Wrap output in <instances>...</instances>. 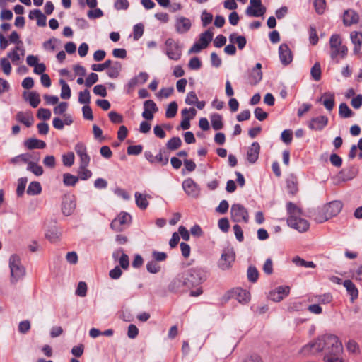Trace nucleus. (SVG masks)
Masks as SVG:
<instances>
[{
  "instance_id": "1",
  "label": "nucleus",
  "mask_w": 362,
  "mask_h": 362,
  "mask_svg": "<svg viewBox=\"0 0 362 362\" xmlns=\"http://www.w3.org/2000/svg\"><path fill=\"white\" fill-rule=\"evenodd\" d=\"M288 213L287 224L292 228L300 233H303L309 229L310 223L301 217L302 210L294 203L288 202L286 204Z\"/></svg>"
},
{
  "instance_id": "2",
  "label": "nucleus",
  "mask_w": 362,
  "mask_h": 362,
  "mask_svg": "<svg viewBox=\"0 0 362 362\" xmlns=\"http://www.w3.org/2000/svg\"><path fill=\"white\" fill-rule=\"evenodd\" d=\"M206 279V273L199 268L190 269L185 278L184 285L190 289L189 294H202L199 284Z\"/></svg>"
},
{
  "instance_id": "3",
  "label": "nucleus",
  "mask_w": 362,
  "mask_h": 362,
  "mask_svg": "<svg viewBox=\"0 0 362 362\" xmlns=\"http://www.w3.org/2000/svg\"><path fill=\"white\" fill-rule=\"evenodd\" d=\"M327 343L328 349L324 357L325 362H343V346L339 338L337 336L329 337Z\"/></svg>"
},
{
  "instance_id": "4",
  "label": "nucleus",
  "mask_w": 362,
  "mask_h": 362,
  "mask_svg": "<svg viewBox=\"0 0 362 362\" xmlns=\"http://www.w3.org/2000/svg\"><path fill=\"white\" fill-rule=\"evenodd\" d=\"M330 57L339 62L338 58L344 59L348 54V48L342 44V40L339 34H333L329 38Z\"/></svg>"
},
{
  "instance_id": "5",
  "label": "nucleus",
  "mask_w": 362,
  "mask_h": 362,
  "mask_svg": "<svg viewBox=\"0 0 362 362\" xmlns=\"http://www.w3.org/2000/svg\"><path fill=\"white\" fill-rule=\"evenodd\" d=\"M329 337H336L333 334H325L311 341L301 349V352L304 355H314L323 350H327V341Z\"/></svg>"
},
{
  "instance_id": "6",
  "label": "nucleus",
  "mask_w": 362,
  "mask_h": 362,
  "mask_svg": "<svg viewBox=\"0 0 362 362\" xmlns=\"http://www.w3.org/2000/svg\"><path fill=\"white\" fill-rule=\"evenodd\" d=\"M9 267L11 269V281L15 283L25 275V269L21 265L20 257L16 255H12L9 259Z\"/></svg>"
},
{
  "instance_id": "7",
  "label": "nucleus",
  "mask_w": 362,
  "mask_h": 362,
  "mask_svg": "<svg viewBox=\"0 0 362 362\" xmlns=\"http://www.w3.org/2000/svg\"><path fill=\"white\" fill-rule=\"evenodd\" d=\"M132 216L127 212L119 213L111 223L110 228L115 232L124 230L131 223Z\"/></svg>"
},
{
  "instance_id": "8",
  "label": "nucleus",
  "mask_w": 362,
  "mask_h": 362,
  "mask_svg": "<svg viewBox=\"0 0 362 362\" xmlns=\"http://www.w3.org/2000/svg\"><path fill=\"white\" fill-rule=\"evenodd\" d=\"M165 54L170 59L177 61L182 56V47L173 38H168L165 42Z\"/></svg>"
},
{
  "instance_id": "9",
  "label": "nucleus",
  "mask_w": 362,
  "mask_h": 362,
  "mask_svg": "<svg viewBox=\"0 0 362 362\" xmlns=\"http://www.w3.org/2000/svg\"><path fill=\"white\" fill-rule=\"evenodd\" d=\"M213 35L214 33L210 30H207L202 33L199 36L198 42H196L189 49V53H198L202 49L207 47L213 39Z\"/></svg>"
},
{
  "instance_id": "10",
  "label": "nucleus",
  "mask_w": 362,
  "mask_h": 362,
  "mask_svg": "<svg viewBox=\"0 0 362 362\" xmlns=\"http://www.w3.org/2000/svg\"><path fill=\"white\" fill-rule=\"evenodd\" d=\"M231 219L233 222H245L249 221L247 210L240 204H234L230 209Z\"/></svg>"
},
{
  "instance_id": "11",
  "label": "nucleus",
  "mask_w": 362,
  "mask_h": 362,
  "mask_svg": "<svg viewBox=\"0 0 362 362\" xmlns=\"http://www.w3.org/2000/svg\"><path fill=\"white\" fill-rule=\"evenodd\" d=\"M250 5L247 8L245 13L249 16L259 17L266 12V8L262 6L261 0H250Z\"/></svg>"
},
{
  "instance_id": "12",
  "label": "nucleus",
  "mask_w": 362,
  "mask_h": 362,
  "mask_svg": "<svg viewBox=\"0 0 362 362\" xmlns=\"http://www.w3.org/2000/svg\"><path fill=\"white\" fill-rule=\"evenodd\" d=\"M343 208V203L339 200H334L325 204L323 210L329 218L336 216Z\"/></svg>"
},
{
  "instance_id": "13",
  "label": "nucleus",
  "mask_w": 362,
  "mask_h": 362,
  "mask_svg": "<svg viewBox=\"0 0 362 362\" xmlns=\"http://www.w3.org/2000/svg\"><path fill=\"white\" fill-rule=\"evenodd\" d=\"M192 27L190 19L184 16H177L175 20V28L177 33L184 34L187 33Z\"/></svg>"
},
{
  "instance_id": "14",
  "label": "nucleus",
  "mask_w": 362,
  "mask_h": 362,
  "mask_svg": "<svg viewBox=\"0 0 362 362\" xmlns=\"http://www.w3.org/2000/svg\"><path fill=\"white\" fill-rule=\"evenodd\" d=\"M144 156L151 163H159L162 165H165L168 163V155L162 150H160L158 154L156 156H154L151 151H146Z\"/></svg>"
},
{
  "instance_id": "15",
  "label": "nucleus",
  "mask_w": 362,
  "mask_h": 362,
  "mask_svg": "<svg viewBox=\"0 0 362 362\" xmlns=\"http://www.w3.org/2000/svg\"><path fill=\"white\" fill-rule=\"evenodd\" d=\"M235 252L232 249L224 250L221 255L219 267L223 269H228L235 261Z\"/></svg>"
},
{
  "instance_id": "16",
  "label": "nucleus",
  "mask_w": 362,
  "mask_h": 362,
  "mask_svg": "<svg viewBox=\"0 0 362 362\" xmlns=\"http://www.w3.org/2000/svg\"><path fill=\"white\" fill-rule=\"evenodd\" d=\"M279 55L281 64L284 66L290 64L293 61V53L286 44H281L279 46Z\"/></svg>"
},
{
  "instance_id": "17",
  "label": "nucleus",
  "mask_w": 362,
  "mask_h": 362,
  "mask_svg": "<svg viewBox=\"0 0 362 362\" xmlns=\"http://www.w3.org/2000/svg\"><path fill=\"white\" fill-rule=\"evenodd\" d=\"M74 150L80 158V165L88 166L89 165L90 158L87 153V148L86 145L83 143L78 142L76 144Z\"/></svg>"
},
{
  "instance_id": "18",
  "label": "nucleus",
  "mask_w": 362,
  "mask_h": 362,
  "mask_svg": "<svg viewBox=\"0 0 362 362\" xmlns=\"http://www.w3.org/2000/svg\"><path fill=\"white\" fill-rule=\"evenodd\" d=\"M158 108L155 102L152 100H147L144 103L142 117L147 120H151L153 118V114L158 112Z\"/></svg>"
},
{
  "instance_id": "19",
  "label": "nucleus",
  "mask_w": 362,
  "mask_h": 362,
  "mask_svg": "<svg viewBox=\"0 0 362 362\" xmlns=\"http://www.w3.org/2000/svg\"><path fill=\"white\" fill-rule=\"evenodd\" d=\"M328 124V118L326 116H319L312 118L308 124L309 129L320 131Z\"/></svg>"
},
{
  "instance_id": "20",
  "label": "nucleus",
  "mask_w": 362,
  "mask_h": 362,
  "mask_svg": "<svg viewBox=\"0 0 362 362\" xmlns=\"http://www.w3.org/2000/svg\"><path fill=\"white\" fill-rule=\"evenodd\" d=\"M76 201L73 197H65L62 204V211L65 216L71 215L76 209Z\"/></svg>"
},
{
  "instance_id": "21",
  "label": "nucleus",
  "mask_w": 362,
  "mask_h": 362,
  "mask_svg": "<svg viewBox=\"0 0 362 362\" xmlns=\"http://www.w3.org/2000/svg\"><path fill=\"white\" fill-rule=\"evenodd\" d=\"M182 187L189 196L197 197L199 194L198 185L192 178H188L184 180L182 182Z\"/></svg>"
},
{
  "instance_id": "22",
  "label": "nucleus",
  "mask_w": 362,
  "mask_h": 362,
  "mask_svg": "<svg viewBox=\"0 0 362 362\" xmlns=\"http://www.w3.org/2000/svg\"><path fill=\"white\" fill-rule=\"evenodd\" d=\"M259 152L260 145L257 141L253 142L247 151V160L248 162L251 164L255 163L259 158Z\"/></svg>"
},
{
  "instance_id": "23",
  "label": "nucleus",
  "mask_w": 362,
  "mask_h": 362,
  "mask_svg": "<svg viewBox=\"0 0 362 362\" xmlns=\"http://www.w3.org/2000/svg\"><path fill=\"white\" fill-rule=\"evenodd\" d=\"M112 257L115 259H118L119 266L124 270L129 266V256L125 254L122 249H119L113 252Z\"/></svg>"
},
{
  "instance_id": "24",
  "label": "nucleus",
  "mask_w": 362,
  "mask_h": 362,
  "mask_svg": "<svg viewBox=\"0 0 362 362\" xmlns=\"http://www.w3.org/2000/svg\"><path fill=\"white\" fill-rule=\"evenodd\" d=\"M16 119L27 127L32 126L34 118L30 111L23 112L20 111L16 115Z\"/></svg>"
},
{
  "instance_id": "25",
  "label": "nucleus",
  "mask_w": 362,
  "mask_h": 362,
  "mask_svg": "<svg viewBox=\"0 0 362 362\" xmlns=\"http://www.w3.org/2000/svg\"><path fill=\"white\" fill-rule=\"evenodd\" d=\"M334 93L326 92L318 99V102H322L328 111H332L334 107Z\"/></svg>"
},
{
  "instance_id": "26",
  "label": "nucleus",
  "mask_w": 362,
  "mask_h": 362,
  "mask_svg": "<svg viewBox=\"0 0 362 362\" xmlns=\"http://www.w3.org/2000/svg\"><path fill=\"white\" fill-rule=\"evenodd\" d=\"M359 21L358 14L354 10H348L344 12L343 23L346 26L356 24Z\"/></svg>"
},
{
  "instance_id": "27",
  "label": "nucleus",
  "mask_w": 362,
  "mask_h": 362,
  "mask_svg": "<svg viewBox=\"0 0 362 362\" xmlns=\"http://www.w3.org/2000/svg\"><path fill=\"white\" fill-rule=\"evenodd\" d=\"M24 146L28 150L43 149L46 147V143L42 140L30 138L24 141Z\"/></svg>"
},
{
  "instance_id": "28",
  "label": "nucleus",
  "mask_w": 362,
  "mask_h": 362,
  "mask_svg": "<svg viewBox=\"0 0 362 362\" xmlns=\"http://www.w3.org/2000/svg\"><path fill=\"white\" fill-rule=\"evenodd\" d=\"M351 42L354 44V53L358 54L362 45V33L357 31L351 32L350 34Z\"/></svg>"
},
{
  "instance_id": "29",
  "label": "nucleus",
  "mask_w": 362,
  "mask_h": 362,
  "mask_svg": "<svg viewBox=\"0 0 362 362\" xmlns=\"http://www.w3.org/2000/svg\"><path fill=\"white\" fill-rule=\"evenodd\" d=\"M108 71H107V74L111 78H116L118 77L121 69L122 65L119 62H112V64L108 68Z\"/></svg>"
},
{
  "instance_id": "30",
  "label": "nucleus",
  "mask_w": 362,
  "mask_h": 362,
  "mask_svg": "<svg viewBox=\"0 0 362 362\" xmlns=\"http://www.w3.org/2000/svg\"><path fill=\"white\" fill-rule=\"evenodd\" d=\"M147 195L136 192L135 193V201L137 206L141 209H146L148 206Z\"/></svg>"
},
{
  "instance_id": "31",
  "label": "nucleus",
  "mask_w": 362,
  "mask_h": 362,
  "mask_svg": "<svg viewBox=\"0 0 362 362\" xmlns=\"http://www.w3.org/2000/svg\"><path fill=\"white\" fill-rule=\"evenodd\" d=\"M212 128L217 131L223 128V117L220 114L214 113L210 117Z\"/></svg>"
},
{
  "instance_id": "32",
  "label": "nucleus",
  "mask_w": 362,
  "mask_h": 362,
  "mask_svg": "<svg viewBox=\"0 0 362 362\" xmlns=\"http://www.w3.org/2000/svg\"><path fill=\"white\" fill-rule=\"evenodd\" d=\"M31 158H33V155L31 154V153H22L12 158L10 160V163L13 165H17L19 164L20 163L28 164V162H30Z\"/></svg>"
},
{
  "instance_id": "33",
  "label": "nucleus",
  "mask_w": 362,
  "mask_h": 362,
  "mask_svg": "<svg viewBox=\"0 0 362 362\" xmlns=\"http://www.w3.org/2000/svg\"><path fill=\"white\" fill-rule=\"evenodd\" d=\"M229 39L231 42H235L240 49H243L247 43L246 38L244 36L238 35L235 33L230 35Z\"/></svg>"
},
{
  "instance_id": "34",
  "label": "nucleus",
  "mask_w": 362,
  "mask_h": 362,
  "mask_svg": "<svg viewBox=\"0 0 362 362\" xmlns=\"http://www.w3.org/2000/svg\"><path fill=\"white\" fill-rule=\"evenodd\" d=\"M42 192V187L40 182L33 181L31 182L27 189V194L29 195H37Z\"/></svg>"
},
{
  "instance_id": "35",
  "label": "nucleus",
  "mask_w": 362,
  "mask_h": 362,
  "mask_svg": "<svg viewBox=\"0 0 362 362\" xmlns=\"http://www.w3.org/2000/svg\"><path fill=\"white\" fill-rule=\"evenodd\" d=\"M339 115L341 118H349L353 116L354 112L346 103H343L339 105Z\"/></svg>"
},
{
  "instance_id": "36",
  "label": "nucleus",
  "mask_w": 362,
  "mask_h": 362,
  "mask_svg": "<svg viewBox=\"0 0 362 362\" xmlns=\"http://www.w3.org/2000/svg\"><path fill=\"white\" fill-rule=\"evenodd\" d=\"M310 75L314 81H319L321 79L322 70L319 62H315L310 70Z\"/></svg>"
},
{
  "instance_id": "37",
  "label": "nucleus",
  "mask_w": 362,
  "mask_h": 362,
  "mask_svg": "<svg viewBox=\"0 0 362 362\" xmlns=\"http://www.w3.org/2000/svg\"><path fill=\"white\" fill-rule=\"evenodd\" d=\"M293 262L297 266L303 267L306 268H315L316 267L315 264L313 262L305 261L298 256L295 257L293 259Z\"/></svg>"
},
{
  "instance_id": "38",
  "label": "nucleus",
  "mask_w": 362,
  "mask_h": 362,
  "mask_svg": "<svg viewBox=\"0 0 362 362\" xmlns=\"http://www.w3.org/2000/svg\"><path fill=\"white\" fill-rule=\"evenodd\" d=\"M27 170L32 172L34 175L37 176L42 175L44 172L42 166L32 161L28 162Z\"/></svg>"
},
{
  "instance_id": "39",
  "label": "nucleus",
  "mask_w": 362,
  "mask_h": 362,
  "mask_svg": "<svg viewBox=\"0 0 362 362\" xmlns=\"http://www.w3.org/2000/svg\"><path fill=\"white\" fill-rule=\"evenodd\" d=\"M182 141L180 137L175 136L171 138L166 144V147L170 151L177 150L180 147Z\"/></svg>"
},
{
  "instance_id": "40",
  "label": "nucleus",
  "mask_w": 362,
  "mask_h": 362,
  "mask_svg": "<svg viewBox=\"0 0 362 362\" xmlns=\"http://www.w3.org/2000/svg\"><path fill=\"white\" fill-rule=\"evenodd\" d=\"M59 83L62 86L61 98L62 99H69L71 97V89L69 85L63 79L59 80Z\"/></svg>"
},
{
  "instance_id": "41",
  "label": "nucleus",
  "mask_w": 362,
  "mask_h": 362,
  "mask_svg": "<svg viewBox=\"0 0 362 362\" xmlns=\"http://www.w3.org/2000/svg\"><path fill=\"white\" fill-rule=\"evenodd\" d=\"M78 180L77 176H74L70 173H64L63 175V182L66 186H74Z\"/></svg>"
},
{
  "instance_id": "42",
  "label": "nucleus",
  "mask_w": 362,
  "mask_h": 362,
  "mask_svg": "<svg viewBox=\"0 0 362 362\" xmlns=\"http://www.w3.org/2000/svg\"><path fill=\"white\" fill-rule=\"evenodd\" d=\"M87 167L88 166L80 165L78 175L77 176L78 179L86 180L91 177L92 173L90 170L87 169Z\"/></svg>"
},
{
  "instance_id": "43",
  "label": "nucleus",
  "mask_w": 362,
  "mask_h": 362,
  "mask_svg": "<svg viewBox=\"0 0 362 362\" xmlns=\"http://www.w3.org/2000/svg\"><path fill=\"white\" fill-rule=\"evenodd\" d=\"M177 112V104L175 101L171 102L166 110L165 117L167 118H173L174 117Z\"/></svg>"
},
{
  "instance_id": "44",
  "label": "nucleus",
  "mask_w": 362,
  "mask_h": 362,
  "mask_svg": "<svg viewBox=\"0 0 362 362\" xmlns=\"http://www.w3.org/2000/svg\"><path fill=\"white\" fill-rule=\"evenodd\" d=\"M28 100L30 105L34 108L37 107L40 103L39 94L34 91L29 93Z\"/></svg>"
},
{
  "instance_id": "45",
  "label": "nucleus",
  "mask_w": 362,
  "mask_h": 362,
  "mask_svg": "<svg viewBox=\"0 0 362 362\" xmlns=\"http://www.w3.org/2000/svg\"><path fill=\"white\" fill-rule=\"evenodd\" d=\"M247 279L251 282H256L259 277V272L254 266H250L247 269Z\"/></svg>"
},
{
  "instance_id": "46",
  "label": "nucleus",
  "mask_w": 362,
  "mask_h": 362,
  "mask_svg": "<svg viewBox=\"0 0 362 362\" xmlns=\"http://www.w3.org/2000/svg\"><path fill=\"white\" fill-rule=\"evenodd\" d=\"M78 102L81 104H85L86 105H88L90 103V92L88 89L79 93Z\"/></svg>"
},
{
  "instance_id": "47",
  "label": "nucleus",
  "mask_w": 362,
  "mask_h": 362,
  "mask_svg": "<svg viewBox=\"0 0 362 362\" xmlns=\"http://www.w3.org/2000/svg\"><path fill=\"white\" fill-rule=\"evenodd\" d=\"M28 179L26 177H21L18 180V186L16 189V194L18 197H21L25 191Z\"/></svg>"
},
{
  "instance_id": "48",
  "label": "nucleus",
  "mask_w": 362,
  "mask_h": 362,
  "mask_svg": "<svg viewBox=\"0 0 362 362\" xmlns=\"http://www.w3.org/2000/svg\"><path fill=\"white\" fill-rule=\"evenodd\" d=\"M144 27L142 23L136 24L133 28V37L138 40L144 34Z\"/></svg>"
},
{
  "instance_id": "49",
  "label": "nucleus",
  "mask_w": 362,
  "mask_h": 362,
  "mask_svg": "<svg viewBox=\"0 0 362 362\" xmlns=\"http://www.w3.org/2000/svg\"><path fill=\"white\" fill-rule=\"evenodd\" d=\"M112 64L110 59L106 60L103 64H94L91 66V69L94 71H102L106 69H108Z\"/></svg>"
},
{
  "instance_id": "50",
  "label": "nucleus",
  "mask_w": 362,
  "mask_h": 362,
  "mask_svg": "<svg viewBox=\"0 0 362 362\" xmlns=\"http://www.w3.org/2000/svg\"><path fill=\"white\" fill-rule=\"evenodd\" d=\"M314 7L315 11L318 14H322L326 8V1L325 0H315L314 1Z\"/></svg>"
},
{
  "instance_id": "51",
  "label": "nucleus",
  "mask_w": 362,
  "mask_h": 362,
  "mask_svg": "<svg viewBox=\"0 0 362 362\" xmlns=\"http://www.w3.org/2000/svg\"><path fill=\"white\" fill-rule=\"evenodd\" d=\"M250 78L251 79V83L253 84H257L259 83L262 78V72L261 70H252Z\"/></svg>"
},
{
  "instance_id": "52",
  "label": "nucleus",
  "mask_w": 362,
  "mask_h": 362,
  "mask_svg": "<svg viewBox=\"0 0 362 362\" xmlns=\"http://www.w3.org/2000/svg\"><path fill=\"white\" fill-rule=\"evenodd\" d=\"M74 154L73 152H69L62 156V162L65 166L70 167L74 163Z\"/></svg>"
},
{
  "instance_id": "53",
  "label": "nucleus",
  "mask_w": 362,
  "mask_h": 362,
  "mask_svg": "<svg viewBox=\"0 0 362 362\" xmlns=\"http://www.w3.org/2000/svg\"><path fill=\"white\" fill-rule=\"evenodd\" d=\"M309 40L310 44L315 45L317 44L319 38L315 26H310L309 30Z\"/></svg>"
},
{
  "instance_id": "54",
  "label": "nucleus",
  "mask_w": 362,
  "mask_h": 362,
  "mask_svg": "<svg viewBox=\"0 0 362 362\" xmlns=\"http://www.w3.org/2000/svg\"><path fill=\"white\" fill-rule=\"evenodd\" d=\"M0 64L2 67L3 71L6 75H9L11 72V65L7 58H1Z\"/></svg>"
},
{
  "instance_id": "55",
  "label": "nucleus",
  "mask_w": 362,
  "mask_h": 362,
  "mask_svg": "<svg viewBox=\"0 0 362 362\" xmlns=\"http://www.w3.org/2000/svg\"><path fill=\"white\" fill-rule=\"evenodd\" d=\"M146 269L151 274H156L160 272V267L156 261H151L147 263Z\"/></svg>"
},
{
  "instance_id": "56",
  "label": "nucleus",
  "mask_w": 362,
  "mask_h": 362,
  "mask_svg": "<svg viewBox=\"0 0 362 362\" xmlns=\"http://www.w3.org/2000/svg\"><path fill=\"white\" fill-rule=\"evenodd\" d=\"M143 150V146L141 145H133L127 147V154L128 155H139Z\"/></svg>"
},
{
  "instance_id": "57",
  "label": "nucleus",
  "mask_w": 362,
  "mask_h": 362,
  "mask_svg": "<svg viewBox=\"0 0 362 362\" xmlns=\"http://www.w3.org/2000/svg\"><path fill=\"white\" fill-rule=\"evenodd\" d=\"M108 117L110 121L114 124H120L123 122V117L115 111L110 112Z\"/></svg>"
},
{
  "instance_id": "58",
  "label": "nucleus",
  "mask_w": 362,
  "mask_h": 362,
  "mask_svg": "<svg viewBox=\"0 0 362 362\" xmlns=\"http://www.w3.org/2000/svg\"><path fill=\"white\" fill-rule=\"evenodd\" d=\"M281 139L286 144H290L293 139L292 131L291 129L284 130L281 133Z\"/></svg>"
},
{
  "instance_id": "59",
  "label": "nucleus",
  "mask_w": 362,
  "mask_h": 362,
  "mask_svg": "<svg viewBox=\"0 0 362 362\" xmlns=\"http://www.w3.org/2000/svg\"><path fill=\"white\" fill-rule=\"evenodd\" d=\"M37 117L39 119H42L44 120L49 119L51 117V112L49 109L40 108L37 110Z\"/></svg>"
},
{
  "instance_id": "60",
  "label": "nucleus",
  "mask_w": 362,
  "mask_h": 362,
  "mask_svg": "<svg viewBox=\"0 0 362 362\" xmlns=\"http://www.w3.org/2000/svg\"><path fill=\"white\" fill-rule=\"evenodd\" d=\"M98 80V76L95 73H90L85 81V86L88 88L91 87Z\"/></svg>"
},
{
  "instance_id": "61",
  "label": "nucleus",
  "mask_w": 362,
  "mask_h": 362,
  "mask_svg": "<svg viewBox=\"0 0 362 362\" xmlns=\"http://www.w3.org/2000/svg\"><path fill=\"white\" fill-rule=\"evenodd\" d=\"M343 284L350 294H358V290L351 280H345Z\"/></svg>"
},
{
  "instance_id": "62",
  "label": "nucleus",
  "mask_w": 362,
  "mask_h": 362,
  "mask_svg": "<svg viewBox=\"0 0 362 362\" xmlns=\"http://www.w3.org/2000/svg\"><path fill=\"white\" fill-rule=\"evenodd\" d=\"M188 66L190 69L197 70L201 68L202 62L198 57H194L189 60Z\"/></svg>"
},
{
  "instance_id": "63",
  "label": "nucleus",
  "mask_w": 362,
  "mask_h": 362,
  "mask_svg": "<svg viewBox=\"0 0 362 362\" xmlns=\"http://www.w3.org/2000/svg\"><path fill=\"white\" fill-rule=\"evenodd\" d=\"M197 100L198 98L196 93L194 91H190L186 96L185 103L189 105H195V103L197 102Z\"/></svg>"
},
{
  "instance_id": "64",
  "label": "nucleus",
  "mask_w": 362,
  "mask_h": 362,
  "mask_svg": "<svg viewBox=\"0 0 362 362\" xmlns=\"http://www.w3.org/2000/svg\"><path fill=\"white\" fill-rule=\"evenodd\" d=\"M93 93H94V94H95L97 95L102 96V97H105V96H107V89H106L105 86L103 85H100V84L96 85L93 88Z\"/></svg>"
}]
</instances>
